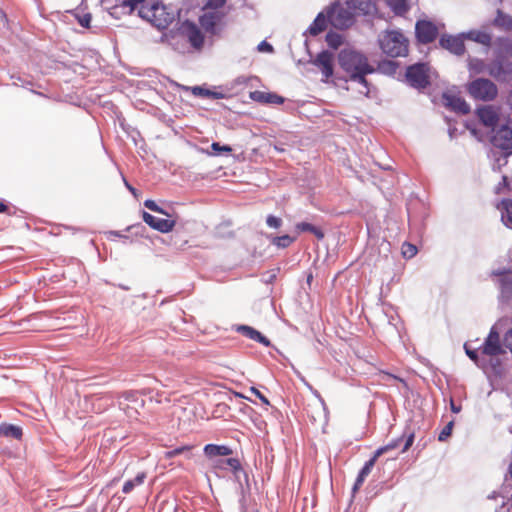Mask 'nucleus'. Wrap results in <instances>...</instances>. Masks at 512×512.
<instances>
[{
    "instance_id": "obj_1",
    "label": "nucleus",
    "mask_w": 512,
    "mask_h": 512,
    "mask_svg": "<svg viewBox=\"0 0 512 512\" xmlns=\"http://www.w3.org/2000/svg\"><path fill=\"white\" fill-rule=\"evenodd\" d=\"M354 21L355 16L348 1H335L325 11L320 12L304 32H324L328 24L335 29L345 30L350 28Z\"/></svg>"
},
{
    "instance_id": "obj_2",
    "label": "nucleus",
    "mask_w": 512,
    "mask_h": 512,
    "mask_svg": "<svg viewBox=\"0 0 512 512\" xmlns=\"http://www.w3.org/2000/svg\"><path fill=\"white\" fill-rule=\"evenodd\" d=\"M338 62L352 81L363 85L364 90L361 93L367 96L369 87L366 76L375 72V68L369 63L368 58L359 51L343 49L338 55Z\"/></svg>"
},
{
    "instance_id": "obj_3",
    "label": "nucleus",
    "mask_w": 512,
    "mask_h": 512,
    "mask_svg": "<svg viewBox=\"0 0 512 512\" xmlns=\"http://www.w3.org/2000/svg\"><path fill=\"white\" fill-rule=\"evenodd\" d=\"M494 45L496 59L489 64L488 74L495 79H499L508 72L502 59L512 57V37L498 38Z\"/></svg>"
},
{
    "instance_id": "obj_4",
    "label": "nucleus",
    "mask_w": 512,
    "mask_h": 512,
    "mask_svg": "<svg viewBox=\"0 0 512 512\" xmlns=\"http://www.w3.org/2000/svg\"><path fill=\"white\" fill-rule=\"evenodd\" d=\"M139 16L149 22L153 27L162 30L168 27L174 16L166 12V8L158 2L142 5L138 11Z\"/></svg>"
},
{
    "instance_id": "obj_5",
    "label": "nucleus",
    "mask_w": 512,
    "mask_h": 512,
    "mask_svg": "<svg viewBox=\"0 0 512 512\" xmlns=\"http://www.w3.org/2000/svg\"><path fill=\"white\" fill-rule=\"evenodd\" d=\"M499 288V301L508 303L512 300V258L507 266H499L490 273Z\"/></svg>"
},
{
    "instance_id": "obj_6",
    "label": "nucleus",
    "mask_w": 512,
    "mask_h": 512,
    "mask_svg": "<svg viewBox=\"0 0 512 512\" xmlns=\"http://www.w3.org/2000/svg\"><path fill=\"white\" fill-rule=\"evenodd\" d=\"M379 45L384 54L389 57H405L408 55L409 42L404 34H383Z\"/></svg>"
},
{
    "instance_id": "obj_7",
    "label": "nucleus",
    "mask_w": 512,
    "mask_h": 512,
    "mask_svg": "<svg viewBox=\"0 0 512 512\" xmlns=\"http://www.w3.org/2000/svg\"><path fill=\"white\" fill-rule=\"evenodd\" d=\"M468 92L474 99L492 101L497 97L498 88L491 80L478 78L468 85Z\"/></svg>"
},
{
    "instance_id": "obj_8",
    "label": "nucleus",
    "mask_w": 512,
    "mask_h": 512,
    "mask_svg": "<svg viewBox=\"0 0 512 512\" xmlns=\"http://www.w3.org/2000/svg\"><path fill=\"white\" fill-rule=\"evenodd\" d=\"M428 70L427 65L422 63L409 66L406 71L408 83L415 88H425L429 85Z\"/></svg>"
},
{
    "instance_id": "obj_9",
    "label": "nucleus",
    "mask_w": 512,
    "mask_h": 512,
    "mask_svg": "<svg viewBox=\"0 0 512 512\" xmlns=\"http://www.w3.org/2000/svg\"><path fill=\"white\" fill-rule=\"evenodd\" d=\"M467 39L466 35L462 34H442L440 38V46L449 52L462 55L465 52L464 40Z\"/></svg>"
},
{
    "instance_id": "obj_10",
    "label": "nucleus",
    "mask_w": 512,
    "mask_h": 512,
    "mask_svg": "<svg viewBox=\"0 0 512 512\" xmlns=\"http://www.w3.org/2000/svg\"><path fill=\"white\" fill-rule=\"evenodd\" d=\"M492 144L502 150H512V127L502 125L492 136Z\"/></svg>"
},
{
    "instance_id": "obj_11",
    "label": "nucleus",
    "mask_w": 512,
    "mask_h": 512,
    "mask_svg": "<svg viewBox=\"0 0 512 512\" xmlns=\"http://www.w3.org/2000/svg\"><path fill=\"white\" fill-rule=\"evenodd\" d=\"M482 353L487 356H497L504 353L499 333L492 328L482 346Z\"/></svg>"
},
{
    "instance_id": "obj_12",
    "label": "nucleus",
    "mask_w": 512,
    "mask_h": 512,
    "mask_svg": "<svg viewBox=\"0 0 512 512\" xmlns=\"http://www.w3.org/2000/svg\"><path fill=\"white\" fill-rule=\"evenodd\" d=\"M143 221L148 224L151 228L161 232L168 233L173 230L175 226V220L170 219H160L157 218L148 212L143 211L142 213Z\"/></svg>"
},
{
    "instance_id": "obj_13",
    "label": "nucleus",
    "mask_w": 512,
    "mask_h": 512,
    "mask_svg": "<svg viewBox=\"0 0 512 512\" xmlns=\"http://www.w3.org/2000/svg\"><path fill=\"white\" fill-rule=\"evenodd\" d=\"M354 16H373L377 13V6L373 0H347Z\"/></svg>"
},
{
    "instance_id": "obj_14",
    "label": "nucleus",
    "mask_w": 512,
    "mask_h": 512,
    "mask_svg": "<svg viewBox=\"0 0 512 512\" xmlns=\"http://www.w3.org/2000/svg\"><path fill=\"white\" fill-rule=\"evenodd\" d=\"M333 59L334 57L332 53L329 51H322L314 60V65L320 69L325 81L333 75Z\"/></svg>"
},
{
    "instance_id": "obj_15",
    "label": "nucleus",
    "mask_w": 512,
    "mask_h": 512,
    "mask_svg": "<svg viewBox=\"0 0 512 512\" xmlns=\"http://www.w3.org/2000/svg\"><path fill=\"white\" fill-rule=\"evenodd\" d=\"M477 115L484 126L494 128L499 120L498 110L493 106H484L477 109Z\"/></svg>"
},
{
    "instance_id": "obj_16",
    "label": "nucleus",
    "mask_w": 512,
    "mask_h": 512,
    "mask_svg": "<svg viewBox=\"0 0 512 512\" xmlns=\"http://www.w3.org/2000/svg\"><path fill=\"white\" fill-rule=\"evenodd\" d=\"M443 99L445 101V105L455 112L467 114L470 111V106L466 101L457 95L445 93L443 95Z\"/></svg>"
},
{
    "instance_id": "obj_17",
    "label": "nucleus",
    "mask_w": 512,
    "mask_h": 512,
    "mask_svg": "<svg viewBox=\"0 0 512 512\" xmlns=\"http://www.w3.org/2000/svg\"><path fill=\"white\" fill-rule=\"evenodd\" d=\"M123 397L126 401L131 402L133 406H130L128 403L124 404L121 403L122 409L130 418H136L138 415V407H143L144 401L142 399H139L135 393L132 392H125L123 393Z\"/></svg>"
},
{
    "instance_id": "obj_18",
    "label": "nucleus",
    "mask_w": 512,
    "mask_h": 512,
    "mask_svg": "<svg viewBox=\"0 0 512 512\" xmlns=\"http://www.w3.org/2000/svg\"><path fill=\"white\" fill-rule=\"evenodd\" d=\"M187 37L188 36H165V34H163L161 42H168L173 49L179 53H191Z\"/></svg>"
},
{
    "instance_id": "obj_19",
    "label": "nucleus",
    "mask_w": 512,
    "mask_h": 512,
    "mask_svg": "<svg viewBox=\"0 0 512 512\" xmlns=\"http://www.w3.org/2000/svg\"><path fill=\"white\" fill-rule=\"evenodd\" d=\"M236 331L251 340L263 344L264 346L270 345V340L253 327L247 325H239L237 326Z\"/></svg>"
},
{
    "instance_id": "obj_20",
    "label": "nucleus",
    "mask_w": 512,
    "mask_h": 512,
    "mask_svg": "<svg viewBox=\"0 0 512 512\" xmlns=\"http://www.w3.org/2000/svg\"><path fill=\"white\" fill-rule=\"evenodd\" d=\"M250 98L253 101L266 104H282L284 102V98L275 93H268L259 90L251 92Z\"/></svg>"
},
{
    "instance_id": "obj_21",
    "label": "nucleus",
    "mask_w": 512,
    "mask_h": 512,
    "mask_svg": "<svg viewBox=\"0 0 512 512\" xmlns=\"http://www.w3.org/2000/svg\"><path fill=\"white\" fill-rule=\"evenodd\" d=\"M220 15L216 11L204 10L203 15L200 16V25L205 29V32H215L214 27L220 21Z\"/></svg>"
},
{
    "instance_id": "obj_22",
    "label": "nucleus",
    "mask_w": 512,
    "mask_h": 512,
    "mask_svg": "<svg viewBox=\"0 0 512 512\" xmlns=\"http://www.w3.org/2000/svg\"><path fill=\"white\" fill-rule=\"evenodd\" d=\"M387 5L397 16H404L417 0H386Z\"/></svg>"
},
{
    "instance_id": "obj_23",
    "label": "nucleus",
    "mask_w": 512,
    "mask_h": 512,
    "mask_svg": "<svg viewBox=\"0 0 512 512\" xmlns=\"http://www.w3.org/2000/svg\"><path fill=\"white\" fill-rule=\"evenodd\" d=\"M445 29L444 23L429 19H419L415 24L414 32H440Z\"/></svg>"
},
{
    "instance_id": "obj_24",
    "label": "nucleus",
    "mask_w": 512,
    "mask_h": 512,
    "mask_svg": "<svg viewBox=\"0 0 512 512\" xmlns=\"http://www.w3.org/2000/svg\"><path fill=\"white\" fill-rule=\"evenodd\" d=\"M378 457H376V455L374 454L372 456V458L370 460H368L364 466L362 467V469L360 470L357 478H356V481L354 483V486H353V492L355 493L356 491H358L361 486L363 485L365 479L367 478V476L371 473L372 471V468L374 467L376 461H377Z\"/></svg>"
},
{
    "instance_id": "obj_25",
    "label": "nucleus",
    "mask_w": 512,
    "mask_h": 512,
    "mask_svg": "<svg viewBox=\"0 0 512 512\" xmlns=\"http://www.w3.org/2000/svg\"><path fill=\"white\" fill-rule=\"evenodd\" d=\"M497 209L501 212V220L505 226L512 229V199H503Z\"/></svg>"
},
{
    "instance_id": "obj_26",
    "label": "nucleus",
    "mask_w": 512,
    "mask_h": 512,
    "mask_svg": "<svg viewBox=\"0 0 512 512\" xmlns=\"http://www.w3.org/2000/svg\"><path fill=\"white\" fill-rule=\"evenodd\" d=\"M206 456L213 458L217 456H228L232 454V450L226 445L207 444L204 447Z\"/></svg>"
},
{
    "instance_id": "obj_27",
    "label": "nucleus",
    "mask_w": 512,
    "mask_h": 512,
    "mask_svg": "<svg viewBox=\"0 0 512 512\" xmlns=\"http://www.w3.org/2000/svg\"><path fill=\"white\" fill-rule=\"evenodd\" d=\"M493 25L497 29L511 31L512 17L508 14L503 13L501 10H497V15L493 20Z\"/></svg>"
},
{
    "instance_id": "obj_28",
    "label": "nucleus",
    "mask_w": 512,
    "mask_h": 512,
    "mask_svg": "<svg viewBox=\"0 0 512 512\" xmlns=\"http://www.w3.org/2000/svg\"><path fill=\"white\" fill-rule=\"evenodd\" d=\"M165 36H188L190 52L200 50L205 42L204 34H165Z\"/></svg>"
},
{
    "instance_id": "obj_29",
    "label": "nucleus",
    "mask_w": 512,
    "mask_h": 512,
    "mask_svg": "<svg viewBox=\"0 0 512 512\" xmlns=\"http://www.w3.org/2000/svg\"><path fill=\"white\" fill-rule=\"evenodd\" d=\"M146 478L147 473L145 471L139 472L134 479H129L124 483L122 487V492L124 494H129L134 490L135 487L141 486L145 482Z\"/></svg>"
},
{
    "instance_id": "obj_30",
    "label": "nucleus",
    "mask_w": 512,
    "mask_h": 512,
    "mask_svg": "<svg viewBox=\"0 0 512 512\" xmlns=\"http://www.w3.org/2000/svg\"><path fill=\"white\" fill-rule=\"evenodd\" d=\"M0 435L20 439L22 437V429L12 424H3L0 426Z\"/></svg>"
},
{
    "instance_id": "obj_31",
    "label": "nucleus",
    "mask_w": 512,
    "mask_h": 512,
    "mask_svg": "<svg viewBox=\"0 0 512 512\" xmlns=\"http://www.w3.org/2000/svg\"><path fill=\"white\" fill-rule=\"evenodd\" d=\"M295 228L299 232H310V233L314 234L317 237V239H319V240L324 238L323 231L320 228H318L310 223L300 222V223L296 224Z\"/></svg>"
},
{
    "instance_id": "obj_32",
    "label": "nucleus",
    "mask_w": 512,
    "mask_h": 512,
    "mask_svg": "<svg viewBox=\"0 0 512 512\" xmlns=\"http://www.w3.org/2000/svg\"><path fill=\"white\" fill-rule=\"evenodd\" d=\"M325 41L332 49H338L344 43L343 34H326Z\"/></svg>"
},
{
    "instance_id": "obj_33",
    "label": "nucleus",
    "mask_w": 512,
    "mask_h": 512,
    "mask_svg": "<svg viewBox=\"0 0 512 512\" xmlns=\"http://www.w3.org/2000/svg\"><path fill=\"white\" fill-rule=\"evenodd\" d=\"M296 239L289 235L276 236L272 239V244L278 248L289 247Z\"/></svg>"
},
{
    "instance_id": "obj_34",
    "label": "nucleus",
    "mask_w": 512,
    "mask_h": 512,
    "mask_svg": "<svg viewBox=\"0 0 512 512\" xmlns=\"http://www.w3.org/2000/svg\"><path fill=\"white\" fill-rule=\"evenodd\" d=\"M468 40L475 41L485 46H490L492 39L491 34H465Z\"/></svg>"
},
{
    "instance_id": "obj_35",
    "label": "nucleus",
    "mask_w": 512,
    "mask_h": 512,
    "mask_svg": "<svg viewBox=\"0 0 512 512\" xmlns=\"http://www.w3.org/2000/svg\"><path fill=\"white\" fill-rule=\"evenodd\" d=\"M224 465H227L231 468V470L234 472L235 476L238 477V473L242 472V467L237 458H229L226 460L220 461V467H224Z\"/></svg>"
},
{
    "instance_id": "obj_36",
    "label": "nucleus",
    "mask_w": 512,
    "mask_h": 512,
    "mask_svg": "<svg viewBox=\"0 0 512 512\" xmlns=\"http://www.w3.org/2000/svg\"><path fill=\"white\" fill-rule=\"evenodd\" d=\"M400 441H401V438L395 439V440L391 441L390 443L386 444L385 446L378 448L374 454L376 455V457L379 458L381 455L397 448L399 446Z\"/></svg>"
},
{
    "instance_id": "obj_37",
    "label": "nucleus",
    "mask_w": 512,
    "mask_h": 512,
    "mask_svg": "<svg viewBox=\"0 0 512 512\" xmlns=\"http://www.w3.org/2000/svg\"><path fill=\"white\" fill-rule=\"evenodd\" d=\"M511 191V186H510V183H509V180H508V177L506 175H504L502 177V180L501 182H499L496 186H495V189H494V192L495 194H503V193H508Z\"/></svg>"
},
{
    "instance_id": "obj_38",
    "label": "nucleus",
    "mask_w": 512,
    "mask_h": 512,
    "mask_svg": "<svg viewBox=\"0 0 512 512\" xmlns=\"http://www.w3.org/2000/svg\"><path fill=\"white\" fill-rule=\"evenodd\" d=\"M403 257L410 259L417 254V247L411 243L405 242L401 249Z\"/></svg>"
},
{
    "instance_id": "obj_39",
    "label": "nucleus",
    "mask_w": 512,
    "mask_h": 512,
    "mask_svg": "<svg viewBox=\"0 0 512 512\" xmlns=\"http://www.w3.org/2000/svg\"><path fill=\"white\" fill-rule=\"evenodd\" d=\"M190 450H191V446H187V445L186 446H181V447L175 448L173 450L166 451L164 453V458L169 460V459H172L173 457L181 455L184 452L190 451Z\"/></svg>"
},
{
    "instance_id": "obj_40",
    "label": "nucleus",
    "mask_w": 512,
    "mask_h": 512,
    "mask_svg": "<svg viewBox=\"0 0 512 512\" xmlns=\"http://www.w3.org/2000/svg\"><path fill=\"white\" fill-rule=\"evenodd\" d=\"M454 422L450 421L446 424V426L441 430V432L438 435V440L441 442L446 441L452 434Z\"/></svg>"
},
{
    "instance_id": "obj_41",
    "label": "nucleus",
    "mask_w": 512,
    "mask_h": 512,
    "mask_svg": "<svg viewBox=\"0 0 512 512\" xmlns=\"http://www.w3.org/2000/svg\"><path fill=\"white\" fill-rule=\"evenodd\" d=\"M225 3H226V0H208L204 5L203 10L215 11V10L223 7Z\"/></svg>"
},
{
    "instance_id": "obj_42",
    "label": "nucleus",
    "mask_w": 512,
    "mask_h": 512,
    "mask_svg": "<svg viewBox=\"0 0 512 512\" xmlns=\"http://www.w3.org/2000/svg\"><path fill=\"white\" fill-rule=\"evenodd\" d=\"M211 149L213 151V155H218L221 152L230 153L232 152V148L229 145H220L218 142H213L211 144Z\"/></svg>"
},
{
    "instance_id": "obj_43",
    "label": "nucleus",
    "mask_w": 512,
    "mask_h": 512,
    "mask_svg": "<svg viewBox=\"0 0 512 512\" xmlns=\"http://www.w3.org/2000/svg\"><path fill=\"white\" fill-rule=\"evenodd\" d=\"M144 205L146 208H148L149 210L153 211V212H157V213H160V214H164L166 216H169V214L164 210L162 209L155 201L153 200H146L144 202Z\"/></svg>"
},
{
    "instance_id": "obj_44",
    "label": "nucleus",
    "mask_w": 512,
    "mask_h": 512,
    "mask_svg": "<svg viewBox=\"0 0 512 512\" xmlns=\"http://www.w3.org/2000/svg\"><path fill=\"white\" fill-rule=\"evenodd\" d=\"M192 92L196 96L216 97V93L199 86L194 87Z\"/></svg>"
},
{
    "instance_id": "obj_45",
    "label": "nucleus",
    "mask_w": 512,
    "mask_h": 512,
    "mask_svg": "<svg viewBox=\"0 0 512 512\" xmlns=\"http://www.w3.org/2000/svg\"><path fill=\"white\" fill-rule=\"evenodd\" d=\"M438 34H416L418 42L429 44L436 40Z\"/></svg>"
},
{
    "instance_id": "obj_46",
    "label": "nucleus",
    "mask_w": 512,
    "mask_h": 512,
    "mask_svg": "<svg viewBox=\"0 0 512 512\" xmlns=\"http://www.w3.org/2000/svg\"><path fill=\"white\" fill-rule=\"evenodd\" d=\"M266 223L269 227L278 229L282 225V219L274 215H269L266 219Z\"/></svg>"
},
{
    "instance_id": "obj_47",
    "label": "nucleus",
    "mask_w": 512,
    "mask_h": 512,
    "mask_svg": "<svg viewBox=\"0 0 512 512\" xmlns=\"http://www.w3.org/2000/svg\"><path fill=\"white\" fill-rule=\"evenodd\" d=\"M77 19H78L79 24L83 28H85V29H89L90 28L91 15L89 13L88 14H84L83 16L77 17Z\"/></svg>"
},
{
    "instance_id": "obj_48",
    "label": "nucleus",
    "mask_w": 512,
    "mask_h": 512,
    "mask_svg": "<svg viewBox=\"0 0 512 512\" xmlns=\"http://www.w3.org/2000/svg\"><path fill=\"white\" fill-rule=\"evenodd\" d=\"M146 0H124L123 5L125 7H129L131 11H133L139 4L145 5L144 2Z\"/></svg>"
},
{
    "instance_id": "obj_49",
    "label": "nucleus",
    "mask_w": 512,
    "mask_h": 512,
    "mask_svg": "<svg viewBox=\"0 0 512 512\" xmlns=\"http://www.w3.org/2000/svg\"><path fill=\"white\" fill-rule=\"evenodd\" d=\"M503 343L512 353V328L509 329L504 335Z\"/></svg>"
},
{
    "instance_id": "obj_50",
    "label": "nucleus",
    "mask_w": 512,
    "mask_h": 512,
    "mask_svg": "<svg viewBox=\"0 0 512 512\" xmlns=\"http://www.w3.org/2000/svg\"><path fill=\"white\" fill-rule=\"evenodd\" d=\"M258 51L260 52H272L273 51V47L271 44H269L268 42L266 41H262L259 45H258Z\"/></svg>"
},
{
    "instance_id": "obj_51",
    "label": "nucleus",
    "mask_w": 512,
    "mask_h": 512,
    "mask_svg": "<svg viewBox=\"0 0 512 512\" xmlns=\"http://www.w3.org/2000/svg\"><path fill=\"white\" fill-rule=\"evenodd\" d=\"M251 392H252L255 396H257V397L261 400V402H262V403H264V404H266V405H269V400L267 399V397H266V396H264V395H263V394H262L258 389H256V388L252 387V388H251Z\"/></svg>"
},
{
    "instance_id": "obj_52",
    "label": "nucleus",
    "mask_w": 512,
    "mask_h": 512,
    "mask_svg": "<svg viewBox=\"0 0 512 512\" xmlns=\"http://www.w3.org/2000/svg\"><path fill=\"white\" fill-rule=\"evenodd\" d=\"M414 433H410L407 438H406V441H405V444H404V447L402 449V452H406L413 444L414 442Z\"/></svg>"
},
{
    "instance_id": "obj_53",
    "label": "nucleus",
    "mask_w": 512,
    "mask_h": 512,
    "mask_svg": "<svg viewBox=\"0 0 512 512\" xmlns=\"http://www.w3.org/2000/svg\"><path fill=\"white\" fill-rule=\"evenodd\" d=\"M467 356L474 362H477L478 354L474 350H469L468 348H465Z\"/></svg>"
},
{
    "instance_id": "obj_54",
    "label": "nucleus",
    "mask_w": 512,
    "mask_h": 512,
    "mask_svg": "<svg viewBox=\"0 0 512 512\" xmlns=\"http://www.w3.org/2000/svg\"><path fill=\"white\" fill-rule=\"evenodd\" d=\"M451 410L454 413H459L460 410H461V407L460 406H456L455 403L453 402V400H451Z\"/></svg>"
},
{
    "instance_id": "obj_55",
    "label": "nucleus",
    "mask_w": 512,
    "mask_h": 512,
    "mask_svg": "<svg viewBox=\"0 0 512 512\" xmlns=\"http://www.w3.org/2000/svg\"><path fill=\"white\" fill-rule=\"evenodd\" d=\"M189 32H195V33H198V32H201L198 27L194 24V23H191L190 24V30Z\"/></svg>"
},
{
    "instance_id": "obj_56",
    "label": "nucleus",
    "mask_w": 512,
    "mask_h": 512,
    "mask_svg": "<svg viewBox=\"0 0 512 512\" xmlns=\"http://www.w3.org/2000/svg\"><path fill=\"white\" fill-rule=\"evenodd\" d=\"M8 206L4 204L3 202H0V213H4L8 211Z\"/></svg>"
},
{
    "instance_id": "obj_57",
    "label": "nucleus",
    "mask_w": 512,
    "mask_h": 512,
    "mask_svg": "<svg viewBox=\"0 0 512 512\" xmlns=\"http://www.w3.org/2000/svg\"><path fill=\"white\" fill-rule=\"evenodd\" d=\"M383 32L389 33V32H401L400 30H389L385 29Z\"/></svg>"
},
{
    "instance_id": "obj_58",
    "label": "nucleus",
    "mask_w": 512,
    "mask_h": 512,
    "mask_svg": "<svg viewBox=\"0 0 512 512\" xmlns=\"http://www.w3.org/2000/svg\"><path fill=\"white\" fill-rule=\"evenodd\" d=\"M467 32L473 33V32H481L480 30H468Z\"/></svg>"
},
{
    "instance_id": "obj_59",
    "label": "nucleus",
    "mask_w": 512,
    "mask_h": 512,
    "mask_svg": "<svg viewBox=\"0 0 512 512\" xmlns=\"http://www.w3.org/2000/svg\"><path fill=\"white\" fill-rule=\"evenodd\" d=\"M127 186H128V188H129V191L134 192V188H133V187L129 186L128 184H127Z\"/></svg>"
},
{
    "instance_id": "obj_60",
    "label": "nucleus",
    "mask_w": 512,
    "mask_h": 512,
    "mask_svg": "<svg viewBox=\"0 0 512 512\" xmlns=\"http://www.w3.org/2000/svg\"><path fill=\"white\" fill-rule=\"evenodd\" d=\"M497 2H502L503 0H496Z\"/></svg>"
},
{
    "instance_id": "obj_61",
    "label": "nucleus",
    "mask_w": 512,
    "mask_h": 512,
    "mask_svg": "<svg viewBox=\"0 0 512 512\" xmlns=\"http://www.w3.org/2000/svg\"><path fill=\"white\" fill-rule=\"evenodd\" d=\"M256 512H259V511H256Z\"/></svg>"
}]
</instances>
